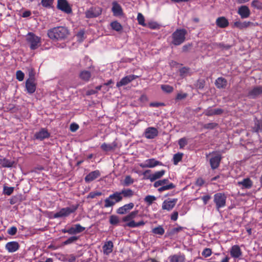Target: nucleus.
<instances>
[{
    "instance_id": "obj_31",
    "label": "nucleus",
    "mask_w": 262,
    "mask_h": 262,
    "mask_svg": "<svg viewBox=\"0 0 262 262\" xmlns=\"http://www.w3.org/2000/svg\"><path fill=\"white\" fill-rule=\"evenodd\" d=\"M252 130L255 133L262 132V120L256 119L254 121V125L252 127Z\"/></svg>"
},
{
    "instance_id": "obj_64",
    "label": "nucleus",
    "mask_w": 262,
    "mask_h": 262,
    "mask_svg": "<svg viewBox=\"0 0 262 262\" xmlns=\"http://www.w3.org/2000/svg\"><path fill=\"white\" fill-rule=\"evenodd\" d=\"M187 140L185 138H181V148L187 144Z\"/></svg>"
},
{
    "instance_id": "obj_33",
    "label": "nucleus",
    "mask_w": 262,
    "mask_h": 262,
    "mask_svg": "<svg viewBox=\"0 0 262 262\" xmlns=\"http://www.w3.org/2000/svg\"><path fill=\"white\" fill-rule=\"evenodd\" d=\"M226 198H214V201L216 204V207L219 210L220 208L225 206Z\"/></svg>"
},
{
    "instance_id": "obj_63",
    "label": "nucleus",
    "mask_w": 262,
    "mask_h": 262,
    "mask_svg": "<svg viewBox=\"0 0 262 262\" xmlns=\"http://www.w3.org/2000/svg\"><path fill=\"white\" fill-rule=\"evenodd\" d=\"M178 217V212H174L171 215V219L173 221H176Z\"/></svg>"
},
{
    "instance_id": "obj_54",
    "label": "nucleus",
    "mask_w": 262,
    "mask_h": 262,
    "mask_svg": "<svg viewBox=\"0 0 262 262\" xmlns=\"http://www.w3.org/2000/svg\"><path fill=\"white\" fill-rule=\"evenodd\" d=\"M24 73L20 70H18L16 73V79L19 81H22L24 79Z\"/></svg>"
},
{
    "instance_id": "obj_58",
    "label": "nucleus",
    "mask_w": 262,
    "mask_h": 262,
    "mask_svg": "<svg viewBox=\"0 0 262 262\" xmlns=\"http://www.w3.org/2000/svg\"><path fill=\"white\" fill-rule=\"evenodd\" d=\"M102 195H105V194L100 191H93V192H91V193H90L88 196L92 197V196H97Z\"/></svg>"
},
{
    "instance_id": "obj_60",
    "label": "nucleus",
    "mask_w": 262,
    "mask_h": 262,
    "mask_svg": "<svg viewBox=\"0 0 262 262\" xmlns=\"http://www.w3.org/2000/svg\"><path fill=\"white\" fill-rule=\"evenodd\" d=\"M204 184L205 181L201 178H198L195 182V184L198 186H202Z\"/></svg>"
},
{
    "instance_id": "obj_28",
    "label": "nucleus",
    "mask_w": 262,
    "mask_h": 262,
    "mask_svg": "<svg viewBox=\"0 0 262 262\" xmlns=\"http://www.w3.org/2000/svg\"><path fill=\"white\" fill-rule=\"evenodd\" d=\"M122 198H109L105 200L104 207L106 208L113 206L115 203L119 202Z\"/></svg>"
},
{
    "instance_id": "obj_30",
    "label": "nucleus",
    "mask_w": 262,
    "mask_h": 262,
    "mask_svg": "<svg viewBox=\"0 0 262 262\" xmlns=\"http://www.w3.org/2000/svg\"><path fill=\"white\" fill-rule=\"evenodd\" d=\"M112 10L115 16H120L122 13L121 6L116 2H113Z\"/></svg>"
},
{
    "instance_id": "obj_53",
    "label": "nucleus",
    "mask_w": 262,
    "mask_h": 262,
    "mask_svg": "<svg viewBox=\"0 0 262 262\" xmlns=\"http://www.w3.org/2000/svg\"><path fill=\"white\" fill-rule=\"evenodd\" d=\"M76 259V256L74 254H70L68 256V257H64L63 261L68 262H75Z\"/></svg>"
},
{
    "instance_id": "obj_23",
    "label": "nucleus",
    "mask_w": 262,
    "mask_h": 262,
    "mask_svg": "<svg viewBox=\"0 0 262 262\" xmlns=\"http://www.w3.org/2000/svg\"><path fill=\"white\" fill-rule=\"evenodd\" d=\"M100 176L99 170H96L91 172L85 177V181L86 182H90L98 178Z\"/></svg>"
},
{
    "instance_id": "obj_36",
    "label": "nucleus",
    "mask_w": 262,
    "mask_h": 262,
    "mask_svg": "<svg viewBox=\"0 0 262 262\" xmlns=\"http://www.w3.org/2000/svg\"><path fill=\"white\" fill-rule=\"evenodd\" d=\"M173 42L176 45H180V30L177 29L173 34Z\"/></svg>"
},
{
    "instance_id": "obj_10",
    "label": "nucleus",
    "mask_w": 262,
    "mask_h": 262,
    "mask_svg": "<svg viewBox=\"0 0 262 262\" xmlns=\"http://www.w3.org/2000/svg\"><path fill=\"white\" fill-rule=\"evenodd\" d=\"M139 76L135 75H129L123 77L120 81L117 82L116 86L118 88L126 85L134 80L138 78Z\"/></svg>"
},
{
    "instance_id": "obj_44",
    "label": "nucleus",
    "mask_w": 262,
    "mask_h": 262,
    "mask_svg": "<svg viewBox=\"0 0 262 262\" xmlns=\"http://www.w3.org/2000/svg\"><path fill=\"white\" fill-rule=\"evenodd\" d=\"M137 20L139 25L144 27L146 26V24L145 23L144 17L141 13H138V14Z\"/></svg>"
},
{
    "instance_id": "obj_4",
    "label": "nucleus",
    "mask_w": 262,
    "mask_h": 262,
    "mask_svg": "<svg viewBox=\"0 0 262 262\" xmlns=\"http://www.w3.org/2000/svg\"><path fill=\"white\" fill-rule=\"evenodd\" d=\"M79 206V204L72 205L70 207L63 208L59 211L57 212L54 214L55 218L63 217L68 216L70 214L74 213L76 211Z\"/></svg>"
},
{
    "instance_id": "obj_16",
    "label": "nucleus",
    "mask_w": 262,
    "mask_h": 262,
    "mask_svg": "<svg viewBox=\"0 0 262 262\" xmlns=\"http://www.w3.org/2000/svg\"><path fill=\"white\" fill-rule=\"evenodd\" d=\"M224 113V110L222 108L212 109L209 107L205 110L203 114L207 116H212L214 115H221Z\"/></svg>"
},
{
    "instance_id": "obj_51",
    "label": "nucleus",
    "mask_w": 262,
    "mask_h": 262,
    "mask_svg": "<svg viewBox=\"0 0 262 262\" xmlns=\"http://www.w3.org/2000/svg\"><path fill=\"white\" fill-rule=\"evenodd\" d=\"M205 81L204 79H199L196 84L195 86L199 89H203L204 88Z\"/></svg>"
},
{
    "instance_id": "obj_56",
    "label": "nucleus",
    "mask_w": 262,
    "mask_h": 262,
    "mask_svg": "<svg viewBox=\"0 0 262 262\" xmlns=\"http://www.w3.org/2000/svg\"><path fill=\"white\" fill-rule=\"evenodd\" d=\"M180 161V153L178 152L174 155L173 157V162L174 165H177L178 163Z\"/></svg>"
},
{
    "instance_id": "obj_38",
    "label": "nucleus",
    "mask_w": 262,
    "mask_h": 262,
    "mask_svg": "<svg viewBox=\"0 0 262 262\" xmlns=\"http://www.w3.org/2000/svg\"><path fill=\"white\" fill-rule=\"evenodd\" d=\"M111 26L112 29L117 32L121 31L123 29L122 25L117 21H114L112 22L111 23Z\"/></svg>"
},
{
    "instance_id": "obj_20",
    "label": "nucleus",
    "mask_w": 262,
    "mask_h": 262,
    "mask_svg": "<svg viewBox=\"0 0 262 262\" xmlns=\"http://www.w3.org/2000/svg\"><path fill=\"white\" fill-rule=\"evenodd\" d=\"M134 206V204L133 203H130L129 204H125L124 206L119 207L117 210V213L120 214H125L129 210L132 209Z\"/></svg>"
},
{
    "instance_id": "obj_35",
    "label": "nucleus",
    "mask_w": 262,
    "mask_h": 262,
    "mask_svg": "<svg viewBox=\"0 0 262 262\" xmlns=\"http://www.w3.org/2000/svg\"><path fill=\"white\" fill-rule=\"evenodd\" d=\"M238 184L245 188H250L252 185V182L249 178H246L242 181L238 182Z\"/></svg>"
},
{
    "instance_id": "obj_11",
    "label": "nucleus",
    "mask_w": 262,
    "mask_h": 262,
    "mask_svg": "<svg viewBox=\"0 0 262 262\" xmlns=\"http://www.w3.org/2000/svg\"><path fill=\"white\" fill-rule=\"evenodd\" d=\"M158 135L157 129L154 127H147L144 133V137L148 139H152L157 137Z\"/></svg>"
},
{
    "instance_id": "obj_52",
    "label": "nucleus",
    "mask_w": 262,
    "mask_h": 262,
    "mask_svg": "<svg viewBox=\"0 0 262 262\" xmlns=\"http://www.w3.org/2000/svg\"><path fill=\"white\" fill-rule=\"evenodd\" d=\"M212 254L211 249L210 248H205L202 252V255L205 257H208L210 256Z\"/></svg>"
},
{
    "instance_id": "obj_5",
    "label": "nucleus",
    "mask_w": 262,
    "mask_h": 262,
    "mask_svg": "<svg viewBox=\"0 0 262 262\" xmlns=\"http://www.w3.org/2000/svg\"><path fill=\"white\" fill-rule=\"evenodd\" d=\"M85 228L82 226L80 224H77L72 226L69 228H66L61 230L63 233H68L70 235H74L80 233L84 231Z\"/></svg>"
},
{
    "instance_id": "obj_3",
    "label": "nucleus",
    "mask_w": 262,
    "mask_h": 262,
    "mask_svg": "<svg viewBox=\"0 0 262 262\" xmlns=\"http://www.w3.org/2000/svg\"><path fill=\"white\" fill-rule=\"evenodd\" d=\"M26 41L31 50H35L41 45V38L32 32L26 35Z\"/></svg>"
},
{
    "instance_id": "obj_12",
    "label": "nucleus",
    "mask_w": 262,
    "mask_h": 262,
    "mask_svg": "<svg viewBox=\"0 0 262 262\" xmlns=\"http://www.w3.org/2000/svg\"><path fill=\"white\" fill-rule=\"evenodd\" d=\"M262 95V85L254 86L248 94V96L252 99H255Z\"/></svg>"
},
{
    "instance_id": "obj_32",
    "label": "nucleus",
    "mask_w": 262,
    "mask_h": 262,
    "mask_svg": "<svg viewBox=\"0 0 262 262\" xmlns=\"http://www.w3.org/2000/svg\"><path fill=\"white\" fill-rule=\"evenodd\" d=\"M80 78L83 81H88L91 77V73L88 70H83L79 74Z\"/></svg>"
},
{
    "instance_id": "obj_27",
    "label": "nucleus",
    "mask_w": 262,
    "mask_h": 262,
    "mask_svg": "<svg viewBox=\"0 0 262 262\" xmlns=\"http://www.w3.org/2000/svg\"><path fill=\"white\" fill-rule=\"evenodd\" d=\"M177 200V199H173L172 201L165 200L162 204V209L168 211L172 209L174 207Z\"/></svg>"
},
{
    "instance_id": "obj_15",
    "label": "nucleus",
    "mask_w": 262,
    "mask_h": 262,
    "mask_svg": "<svg viewBox=\"0 0 262 262\" xmlns=\"http://www.w3.org/2000/svg\"><path fill=\"white\" fill-rule=\"evenodd\" d=\"M36 84L33 78H29L26 81V89L29 94H33L36 90Z\"/></svg>"
},
{
    "instance_id": "obj_45",
    "label": "nucleus",
    "mask_w": 262,
    "mask_h": 262,
    "mask_svg": "<svg viewBox=\"0 0 262 262\" xmlns=\"http://www.w3.org/2000/svg\"><path fill=\"white\" fill-rule=\"evenodd\" d=\"M134 182V180L130 176H126L123 181V185L127 186L132 184Z\"/></svg>"
},
{
    "instance_id": "obj_1",
    "label": "nucleus",
    "mask_w": 262,
    "mask_h": 262,
    "mask_svg": "<svg viewBox=\"0 0 262 262\" xmlns=\"http://www.w3.org/2000/svg\"><path fill=\"white\" fill-rule=\"evenodd\" d=\"M69 34L68 30L63 27H57L48 31V35L52 39L61 40L66 38Z\"/></svg>"
},
{
    "instance_id": "obj_8",
    "label": "nucleus",
    "mask_w": 262,
    "mask_h": 262,
    "mask_svg": "<svg viewBox=\"0 0 262 262\" xmlns=\"http://www.w3.org/2000/svg\"><path fill=\"white\" fill-rule=\"evenodd\" d=\"M57 8L67 14H70L72 12V8L67 0H57Z\"/></svg>"
},
{
    "instance_id": "obj_19",
    "label": "nucleus",
    "mask_w": 262,
    "mask_h": 262,
    "mask_svg": "<svg viewBox=\"0 0 262 262\" xmlns=\"http://www.w3.org/2000/svg\"><path fill=\"white\" fill-rule=\"evenodd\" d=\"M114 245L111 241L106 242L102 246V250L104 254L108 255L112 252Z\"/></svg>"
},
{
    "instance_id": "obj_40",
    "label": "nucleus",
    "mask_w": 262,
    "mask_h": 262,
    "mask_svg": "<svg viewBox=\"0 0 262 262\" xmlns=\"http://www.w3.org/2000/svg\"><path fill=\"white\" fill-rule=\"evenodd\" d=\"M152 232L155 234L162 235L165 232L164 228L161 226H159L152 229Z\"/></svg>"
},
{
    "instance_id": "obj_17",
    "label": "nucleus",
    "mask_w": 262,
    "mask_h": 262,
    "mask_svg": "<svg viewBox=\"0 0 262 262\" xmlns=\"http://www.w3.org/2000/svg\"><path fill=\"white\" fill-rule=\"evenodd\" d=\"M19 247L18 243L15 241L8 242L5 246L6 249L10 253L16 251L19 249Z\"/></svg>"
},
{
    "instance_id": "obj_18",
    "label": "nucleus",
    "mask_w": 262,
    "mask_h": 262,
    "mask_svg": "<svg viewBox=\"0 0 262 262\" xmlns=\"http://www.w3.org/2000/svg\"><path fill=\"white\" fill-rule=\"evenodd\" d=\"M237 13L242 18H248L250 15V9L246 6H242L239 7Z\"/></svg>"
},
{
    "instance_id": "obj_21",
    "label": "nucleus",
    "mask_w": 262,
    "mask_h": 262,
    "mask_svg": "<svg viewBox=\"0 0 262 262\" xmlns=\"http://www.w3.org/2000/svg\"><path fill=\"white\" fill-rule=\"evenodd\" d=\"M122 195L123 196H130L134 195V193L130 189H123L120 192H116L110 194L108 196H121Z\"/></svg>"
},
{
    "instance_id": "obj_42",
    "label": "nucleus",
    "mask_w": 262,
    "mask_h": 262,
    "mask_svg": "<svg viewBox=\"0 0 262 262\" xmlns=\"http://www.w3.org/2000/svg\"><path fill=\"white\" fill-rule=\"evenodd\" d=\"M14 187L4 186L3 188V194L6 195H10L13 192Z\"/></svg>"
},
{
    "instance_id": "obj_57",
    "label": "nucleus",
    "mask_w": 262,
    "mask_h": 262,
    "mask_svg": "<svg viewBox=\"0 0 262 262\" xmlns=\"http://www.w3.org/2000/svg\"><path fill=\"white\" fill-rule=\"evenodd\" d=\"M215 45L220 48L229 50L231 48V46L229 45H225L223 43H216Z\"/></svg>"
},
{
    "instance_id": "obj_59",
    "label": "nucleus",
    "mask_w": 262,
    "mask_h": 262,
    "mask_svg": "<svg viewBox=\"0 0 262 262\" xmlns=\"http://www.w3.org/2000/svg\"><path fill=\"white\" fill-rule=\"evenodd\" d=\"M157 198H144V201L148 206L150 205L156 200Z\"/></svg>"
},
{
    "instance_id": "obj_25",
    "label": "nucleus",
    "mask_w": 262,
    "mask_h": 262,
    "mask_svg": "<svg viewBox=\"0 0 262 262\" xmlns=\"http://www.w3.org/2000/svg\"><path fill=\"white\" fill-rule=\"evenodd\" d=\"M253 23L251 21H245L242 22L240 20H238L234 23V27L238 28L239 29H243L249 27Z\"/></svg>"
},
{
    "instance_id": "obj_47",
    "label": "nucleus",
    "mask_w": 262,
    "mask_h": 262,
    "mask_svg": "<svg viewBox=\"0 0 262 262\" xmlns=\"http://www.w3.org/2000/svg\"><path fill=\"white\" fill-rule=\"evenodd\" d=\"M119 221L117 216L112 215L110 217V223L113 225H116L118 224Z\"/></svg>"
},
{
    "instance_id": "obj_13",
    "label": "nucleus",
    "mask_w": 262,
    "mask_h": 262,
    "mask_svg": "<svg viewBox=\"0 0 262 262\" xmlns=\"http://www.w3.org/2000/svg\"><path fill=\"white\" fill-rule=\"evenodd\" d=\"M221 159L222 156L220 154H216L210 159V164L212 169H215L219 166Z\"/></svg>"
},
{
    "instance_id": "obj_2",
    "label": "nucleus",
    "mask_w": 262,
    "mask_h": 262,
    "mask_svg": "<svg viewBox=\"0 0 262 262\" xmlns=\"http://www.w3.org/2000/svg\"><path fill=\"white\" fill-rule=\"evenodd\" d=\"M138 211H134L123 217L122 221L123 222H128L126 224V226L130 228H136L145 225V222L143 221H140L136 223L133 220L138 214Z\"/></svg>"
},
{
    "instance_id": "obj_62",
    "label": "nucleus",
    "mask_w": 262,
    "mask_h": 262,
    "mask_svg": "<svg viewBox=\"0 0 262 262\" xmlns=\"http://www.w3.org/2000/svg\"><path fill=\"white\" fill-rule=\"evenodd\" d=\"M170 262H180V257L178 255H173L170 257Z\"/></svg>"
},
{
    "instance_id": "obj_46",
    "label": "nucleus",
    "mask_w": 262,
    "mask_h": 262,
    "mask_svg": "<svg viewBox=\"0 0 262 262\" xmlns=\"http://www.w3.org/2000/svg\"><path fill=\"white\" fill-rule=\"evenodd\" d=\"M161 89L165 93H169L173 91V88L167 84H163L161 85Z\"/></svg>"
},
{
    "instance_id": "obj_48",
    "label": "nucleus",
    "mask_w": 262,
    "mask_h": 262,
    "mask_svg": "<svg viewBox=\"0 0 262 262\" xmlns=\"http://www.w3.org/2000/svg\"><path fill=\"white\" fill-rule=\"evenodd\" d=\"M251 5L254 8L257 9H262V3L258 0H254L251 3Z\"/></svg>"
},
{
    "instance_id": "obj_22",
    "label": "nucleus",
    "mask_w": 262,
    "mask_h": 262,
    "mask_svg": "<svg viewBox=\"0 0 262 262\" xmlns=\"http://www.w3.org/2000/svg\"><path fill=\"white\" fill-rule=\"evenodd\" d=\"M50 134L45 128L41 129L39 132L35 134L34 137L36 139L42 140L45 138H48Z\"/></svg>"
},
{
    "instance_id": "obj_14",
    "label": "nucleus",
    "mask_w": 262,
    "mask_h": 262,
    "mask_svg": "<svg viewBox=\"0 0 262 262\" xmlns=\"http://www.w3.org/2000/svg\"><path fill=\"white\" fill-rule=\"evenodd\" d=\"M230 254L232 257L234 258H239L242 256V251L238 245H235L231 247Z\"/></svg>"
},
{
    "instance_id": "obj_24",
    "label": "nucleus",
    "mask_w": 262,
    "mask_h": 262,
    "mask_svg": "<svg viewBox=\"0 0 262 262\" xmlns=\"http://www.w3.org/2000/svg\"><path fill=\"white\" fill-rule=\"evenodd\" d=\"M216 25L221 28H225L229 26L228 19L224 17H219L216 20Z\"/></svg>"
},
{
    "instance_id": "obj_50",
    "label": "nucleus",
    "mask_w": 262,
    "mask_h": 262,
    "mask_svg": "<svg viewBox=\"0 0 262 262\" xmlns=\"http://www.w3.org/2000/svg\"><path fill=\"white\" fill-rule=\"evenodd\" d=\"M193 47V44L192 43H189L187 45H185L183 46L182 48V52L184 53H187L189 52Z\"/></svg>"
},
{
    "instance_id": "obj_61",
    "label": "nucleus",
    "mask_w": 262,
    "mask_h": 262,
    "mask_svg": "<svg viewBox=\"0 0 262 262\" xmlns=\"http://www.w3.org/2000/svg\"><path fill=\"white\" fill-rule=\"evenodd\" d=\"M79 128V126L78 124L76 123H72L70 125V130L72 132H76Z\"/></svg>"
},
{
    "instance_id": "obj_37",
    "label": "nucleus",
    "mask_w": 262,
    "mask_h": 262,
    "mask_svg": "<svg viewBox=\"0 0 262 262\" xmlns=\"http://www.w3.org/2000/svg\"><path fill=\"white\" fill-rule=\"evenodd\" d=\"M14 162L6 159H0V164L4 167H11Z\"/></svg>"
},
{
    "instance_id": "obj_7",
    "label": "nucleus",
    "mask_w": 262,
    "mask_h": 262,
    "mask_svg": "<svg viewBox=\"0 0 262 262\" xmlns=\"http://www.w3.org/2000/svg\"><path fill=\"white\" fill-rule=\"evenodd\" d=\"M168 180L167 179H163L159 180L155 182L154 186L155 187H158L161 186L158 189L159 191H162L165 190L170 189L174 187V185L172 183H169L167 184Z\"/></svg>"
},
{
    "instance_id": "obj_34",
    "label": "nucleus",
    "mask_w": 262,
    "mask_h": 262,
    "mask_svg": "<svg viewBox=\"0 0 262 262\" xmlns=\"http://www.w3.org/2000/svg\"><path fill=\"white\" fill-rule=\"evenodd\" d=\"M116 144L115 143L112 144L103 143L101 145V148L105 151H110L115 149Z\"/></svg>"
},
{
    "instance_id": "obj_41",
    "label": "nucleus",
    "mask_w": 262,
    "mask_h": 262,
    "mask_svg": "<svg viewBox=\"0 0 262 262\" xmlns=\"http://www.w3.org/2000/svg\"><path fill=\"white\" fill-rule=\"evenodd\" d=\"M79 239V236H72L68 238L66 241L62 243V245H68L74 242H76Z\"/></svg>"
},
{
    "instance_id": "obj_55",
    "label": "nucleus",
    "mask_w": 262,
    "mask_h": 262,
    "mask_svg": "<svg viewBox=\"0 0 262 262\" xmlns=\"http://www.w3.org/2000/svg\"><path fill=\"white\" fill-rule=\"evenodd\" d=\"M17 228L15 226H12L9 228L7 230V233L11 235H14L17 232Z\"/></svg>"
},
{
    "instance_id": "obj_49",
    "label": "nucleus",
    "mask_w": 262,
    "mask_h": 262,
    "mask_svg": "<svg viewBox=\"0 0 262 262\" xmlns=\"http://www.w3.org/2000/svg\"><path fill=\"white\" fill-rule=\"evenodd\" d=\"M218 126V124L215 122L205 124L203 127L205 129H213Z\"/></svg>"
},
{
    "instance_id": "obj_29",
    "label": "nucleus",
    "mask_w": 262,
    "mask_h": 262,
    "mask_svg": "<svg viewBox=\"0 0 262 262\" xmlns=\"http://www.w3.org/2000/svg\"><path fill=\"white\" fill-rule=\"evenodd\" d=\"M215 84L218 89H225L227 85V81L223 77H219L215 80Z\"/></svg>"
},
{
    "instance_id": "obj_39",
    "label": "nucleus",
    "mask_w": 262,
    "mask_h": 262,
    "mask_svg": "<svg viewBox=\"0 0 262 262\" xmlns=\"http://www.w3.org/2000/svg\"><path fill=\"white\" fill-rule=\"evenodd\" d=\"M192 71L190 69L186 67L181 68V78L191 75Z\"/></svg>"
},
{
    "instance_id": "obj_43",
    "label": "nucleus",
    "mask_w": 262,
    "mask_h": 262,
    "mask_svg": "<svg viewBox=\"0 0 262 262\" xmlns=\"http://www.w3.org/2000/svg\"><path fill=\"white\" fill-rule=\"evenodd\" d=\"M54 0H41V4L43 7L50 8L52 7Z\"/></svg>"
},
{
    "instance_id": "obj_6",
    "label": "nucleus",
    "mask_w": 262,
    "mask_h": 262,
    "mask_svg": "<svg viewBox=\"0 0 262 262\" xmlns=\"http://www.w3.org/2000/svg\"><path fill=\"white\" fill-rule=\"evenodd\" d=\"M102 13V9L99 7H92L85 12L87 18H93L99 16Z\"/></svg>"
},
{
    "instance_id": "obj_9",
    "label": "nucleus",
    "mask_w": 262,
    "mask_h": 262,
    "mask_svg": "<svg viewBox=\"0 0 262 262\" xmlns=\"http://www.w3.org/2000/svg\"><path fill=\"white\" fill-rule=\"evenodd\" d=\"M162 163L156 160L154 158L148 159L145 160L143 162L139 164V166L140 167L142 168H153L158 165H162Z\"/></svg>"
},
{
    "instance_id": "obj_26",
    "label": "nucleus",
    "mask_w": 262,
    "mask_h": 262,
    "mask_svg": "<svg viewBox=\"0 0 262 262\" xmlns=\"http://www.w3.org/2000/svg\"><path fill=\"white\" fill-rule=\"evenodd\" d=\"M165 173V171L164 170H161L160 171H158L155 172L154 173L150 174L148 179L151 181L154 182L156 180L160 179L161 178Z\"/></svg>"
}]
</instances>
